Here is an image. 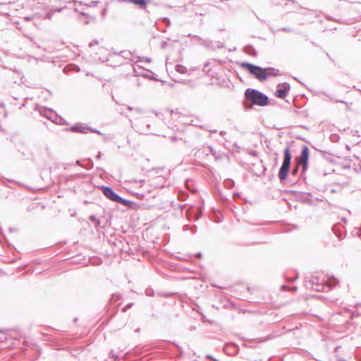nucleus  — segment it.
Returning <instances> with one entry per match:
<instances>
[{"label": "nucleus", "mask_w": 361, "mask_h": 361, "mask_svg": "<svg viewBox=\"0 0 361 361\" xmlns=\"http://www.w3.org/2000/svg\"><path fill=\"white\" fill-rule=\"evenodd\" d=\"M244 97L245 101L250 102L254 105L265 106L269 104L268 96L256 89H246Z\"/></svg>", "instance_id": "nucleus-1"}, {"label": "nucleus", "mask_w": 361, "mask_h": 361, "mask_svg": "<svg viewBox=\"0 0 361 361\" xmlns=\"http://www.w3.org/2000/svg\"><path fill=\"white\" fill-rule=\"evenodd\" d=\"M283 159L282 165L279 171V178L281 180H284L287 178L288 172L290 168V163L292 159V155L288 147H286L283 151Z\"/></svg>", "instance_id": "nucleus-2"}, {"label": "nucleus", "mask_w": 361, "mask_h": 361, "mask_svg": "<svg viewBox=\"0 0 361 361\" xmlns=\"http://www.w3.org/2000/svg\"><path fill=\"white\" fill-rule=\"evenodd\" d=\"M101 190L104 195L113 202L119 203L126 207H129L133 203L131 201L126 200L119 196L114 191L111 187L103 185L101 187Z\"/></svg>", "instance_id": "nucleus-3"}, {"label": "nucleus", "mask_w": 361, "mask_h": 361, "mask_svg": "<svg viewBox=\"0 0 361 361\" xmlns=\"http://www.w3.org/2000/svg\"><path fill=\"white\" fill-rule=\"evenodd\" d=\"M240 66L245 68L251 75L255 76L259 81L266 80L264 68L248 62H242Z\"/></svg>", "instance_id": "nucleus-4"}, {"label": "nucleus", "mask_w": 361, "mask_h": 361, "mask_svg": "<svg viewBox=\"0 0 361 361\" xmlns=\"http://www.w3.org/2000/svg\"><path fill=\"white\" fill-rule=\"evenodd\" d=\"M309 152L308 147L303 145L300 156L295 159L297 165L302 168V173H305L308 168Z\"/></svg>", "instance_id": "nucleus-5"}, {"label": "nucleus", "mask_w": 361, "mask_h": 361, "mask_svg": "<svg viewBox=\"0 0 361 361\" xmlns=\"http://www.w3.org/2000/svg\"><path fill=\"white\" fill-rule=\"evenodd\" d=\"M290 90V84L288 82L279 83L276 86L274 95L279 99H284Z\"/></svg>", "instance_id": "nucleus-6"}, {"label": "nucleus", "mask_w": 361, "mask_h": 361, "mask_svg": "<svg viewBox=\"0 0 361 361\" xmlns=\"http://www.w3.org/2000/svg\"><path fill=\"white\" fill-rule=\"evenodd\" d=\"M70 132L73 133H80L87 134L90 133V130H92V127L87 126L85 123H77L74 126L67 129Z\"/></svg>", "instance_id": "nucleus-7"}, {"label": "nucleus", "mask_w": 361, "mask_h": 361, "mask_svg": "<svg viewBox=\"0 0 361 361\" xmlns=\"http://www.w3.org/2000/svg\"><path fill=\"white\" fill-rule=\"evenodd\" d=\"M264 70H265L266 80L267 79V78L269 76L276 77L279 75V70H277L274 68H272V67L265 68Z\"/></svg>", "instance_id": "nucleus-8"}, {"label": "nucleus", "mask_w": 361, "mask_h": 361, "mask_svg": "<svg viewBox=\"0 0 361 361\" xmlns=\"http://www.w3.org/2000/svg\"><path fill=\"white\" fill-rule=\"evenodd\" d=\"M243 51L245 53L250 55V56H257V51L255 50V49L250 44H247L246 45L244 49H243Z\"/></svg>", "instance_id": "nucleus-9"}, {"label": "nucleus", "mask_w": 361, "mask_h": 361, "mask_svg": "<svg viewBox=\"0 0 361 361\" xmlns=\"http://www.w3.org/2000/svg\"><path fill=\"white\" fill-rule=\"evenodd\" d=\"M39 113L42 116H44L49 120L52 119V116L54 115V111L50 109H41L39 110Z\"/></svg>", "instance_id": "nucleus-10"}, {"label": "nucleus", "mask_w": 361, "mask_h": 361, "mask_svg": "<svg viewBox=\"0 0 361 361\" xmlns=\"http://www.w3.org/2000/svg\"><path fill=\"white\" fill-rule=\"evenodd\" d=\"M338 283V279H336L334 276L329 277L326 281L327 286L329 288H332V287L335 286Z\"/></svg>", "instance_id": "nucleus-11"}, {"label": "nucleus", "mask_w": 361, "mask_h": 361, "mask_svg": "<svg viewBox=\"0 0 361 361\" xmlns=\"http://www.w3.org/2000/svg\"><path fill=\"white\" fill-rule=\"evenodd\" d=\"M175 70L181 74H185L187 72V68L184 66L180 64H177L175 66Z\"/></svg>", "instance_id": "nucleus-12"}, {"label": "nucleus", "mask_w": 361, "mask_h": 361, "mask_svg": "<svg viewBox=\"0 0 361 361\" xmlns=\"http://www.w3.org/2000/svg\"><path fill=\"white\" fill-rule=\"evenodd\" d=\"M319 279L317 277H312V282L313 284L317 283V286L315 287V290L317 291H320L323 290V286L322 284H319Z\"/></svg>", "instance_id": "nucleus-13"}, {"label": "nucleus", "mask_w": 361, "mask_h": 361, "mask_svg": "<svg viewBox=\"0 0 361 361\" xmlns=\"http://www.w3.org/2000/svg\"><path fill=\"white\" fill-rule=\"evenodd\" d=\"M337 228H338V225H334L332 227V231L338 238L342 239L344 237V235L341 232L337 231Z\"/></svg>", "instance_id": "nucleus-14"}, {"label": "nucleus", "mask_w": 361, "mask_h": 361, "mask_svg": "<svg viewBox=\"0 0 361 361\" xmlns=\"http://www.w3.org/2000/svg\"><path fill=\"white\" fill-rule=\"evenodd\" d=\"M202 215V211L201 208L199 207L197 208V212L195 214V219L198 220Z\"/></svg>", "instance_id": "nucleus-15"}, {"label": "nucleus", "mask_w": 361, "mask_h": 361, "mask_svg": "<svg viewBox=\"0 0 361 361\" xmlns=\"http://www.w3.org/2000/svg\"><path fill=\"white\" fill-rule=\"evenodd\" d=\"M115 54H118V55H120L122 57L126 58V59H128L130 55V52H127L126 51H121L119 54H116V53H115Z\"/></svg>", "instance_id": "nucleus-16"}, {"label": "nucleus", "mask_w": 361, "mask_h": 361, "mask_svg": "<svg viewBox=\"0 0 361 361\" xmlns=\"http://www.w3.org/2000/svg\"><path fill=\"white\" fill-rule=\"evenodd\" d=\"M278 30H281V31H283L286 32H291L293 31V29H291L290 27H283L281 28H279Z\"/></svg>", "instance_id": "nucleus-17"}, {"label": "nucleus", "mask_w": 361, "mask_h": 361, "mask_svg": "<svg viewBox=\"0 0 361 361\" xmlns=\"http://www.w3.org/2000/svg\"><path fill=\"white\" fill-rule=\"evenodd\" d=\"M53 11L52 9L51 11H49V12H47L45 16H44V18L46 19H51V16H53Z\"/></svg>", "instance_id": "nucleus-18"}, {"label": "nucleus", "mask_w": 361, "mask_h": 361, "mask_svg": "<svg viewBox=\"0 0 361 361\" xmlns=\"http://www.w3.org/2000/svg\"><path fill=\"white\" fill-rule=\"evenodd\" d=\"M161 20L166 23L167 26H169L171 25V21L169 18L164 17L161 18Z\"/></svg>", "instance_id": "nucleus-19"}, {"label": "nucleus", "mask_w": 361, "mask_h": 361, "mask_svg": "<svg viewBox=\"0 0 361 361\" xmlns=\"http://www.w3.org/2000/svg\"><path fill=\"white\" fill-rule=\"evenodd\" d=\"M133 305V302L128 303L122 310L123 312H126L129 308Z\"/></svg>", "instance_id": "nucleus-20"}, {"label": "nucleus", "mask_w": 361, "mask_h": 361, "mask_svg": "<svg viewBox=\"0 0 361 361\" xmlns=\"http://www.w3.org/2000/svg\"><path fill=\"white\" fill-rule=\"evenodd\" d=\"M128 109H129L130 111H132V110H134V108H133L130 106H128ZM135 111L139 114L142 113V110L140 109H135Z\"/></svg>", "instance_id": "nucleus-21"}, {"label": "nucleus", "mask_w": 361, "mask_h": 361, "mask_svg": "<svg viewBox=\"0 0 361 361\" xmlns=\"http://www.w3.org/2000/svg\"><path fill=\"white\" fill-rule=\"evenodd\" d=\"M76 164L78 165V166H80L82 167H85L86 169L92 167V166H90V167H87V166L84 165L83 164H82V161L80 160H77L76 161Z\"/></svg>", "instance_id": "nucleus-22"}, {"label": "nucleus", "mask_w": 361, "mask_h": 361, "mask_svg": "<svg viewBox=\"0 0 361 361\" xmlns=\"http://www.w3.org/2000/svg\"><path fill=\"white\" fill-rule=\"evenodd\" d=\"M99 3V1H92L90 2V4H88L87 6H90V7H92V6H97L98 4Z\"/></svg>", "instance_id": "nucleus-23"}, {"label": "nucleus", "mask_w": 361, "mask_h": 361, "mask_svg": "<svg viewBox=\"0 0 361 361\" xmlns=\"http://www.w3.org/2000/svg\"><path fill=\"white\" fill-rule=\"evenodd\" d=\"M98 43H99V41H98V40H97V39H94V40H92V42H90L89 43V47H92V46H94V44H97Z\"/></svg>", "instance_id": "nucleus-24"}, {"label": "nucleus", "mask_w": 361, "mask_h": 361, "mask_svg": "<svg viewBox=\"0 0 361 361\" xmlns=\"http://www.w3.org/2000/svg\"><path fill=\"white\" fill-rule=\"evenodd\" d=\"M299 167H300V166H298L297 165V166H296V167H295L294 169H293L292 172H291L293 175H295V174H297V173H298V169H299Z\"/></svg>", "instance_id": "nucleus-25"}, {"label": "nucleus", "mask_w": 361, "mask_h": 361, "mask_svg": "<svg viewBox=\"0 0 361 361\" xmlns=\"http://www.w3.org/2000/svg\"><path fill=\"white\" fill-rule=\"evenodd\" d=\"M90 132L95 133L99 134V135H102L101 131H99V130H98L97 129L92 128V130H90Z\"/></svg>", "instance_id": "nucleus-26"}, {"label": "nucleus", "mask_w": 361, "mask_h": 361, "mask_svg": "<svg viewBox=\"0 0 361 361\" xmlns=\"http://www.w3.org/2000/svg\"><path fill=\"white\" fill-rule=\"evenodd\" d=\"M90 220L92 222H94H94L97 220V217H96L94 215H91V216H90Z\"/></svg>", "instance_id": "nucleus-27"}, {"label": "nucleus", "mask_w": 361, "mask_h": 361, "mask_svg": "<svg viewBox=\"0 0 361 361\" xmlns=\"http://www.w3.org/2000/svg\"><path fill=\"white\" fill-rule=\"evenodd\" d=\"M167 44H168V42H166V41H163V42H161V47L162 49H164V48L167 46Z\"/></svg>", "instance_id": "nucleus-28"}, {"label": "nucleus", "mask_w": 361, "mask_h": 361, "mask_svg": "<svg viewBox=\"0 0 361 361\" xmlns=\"http://www.w3.org/2000/svg\"><path fill=\"white\" fill-rule=\"evenodd\" d=\"M338 135H331V139L332 141H336L338 139Z\"/></svg>", "instance_id": "nucleus-29"}, {"label": "nucleus", "mask_w": 361, "mask_h": 361, "mask_svg": "<svg viewBox=\"0 0 361 361\" xmlns=\"http://www.w3.org/2000/svg\"><path fill=\"white\" fill-rule=\"evenodd\" d=\"M63 9V8H53L52 11L54 13L56 11L61 12Z\"/></svg>", "instance_id": "nucleus-30"}, {"label": "nucleus", "mask_w": 361, "mask_h": 361, "mask_svg": "<svg viewBox=\"0 0 361 361\" xmlns=\"http://www.w3.org/2000/svg\"><path fill=\"white\" fill-rule=\"evenodd\" d=\"M100 225V221L99 219H97L95 222H94V226L95 227H97Z\"/></svg>", "instance_id": "nucleus-31"}, {"label": "nucleus", "mask_w": 361, "mask_h": 361, "mask_svg": "<svg viewBox=\"0 0 361 361\" xmlns=\"http://www.w3.org/2000/svg\"><path fill=\"white\" fill-rule=\"evenodd\" d=\"M207 147H208V149H209V151H210L211 152H212L213 154H214V153H215V152H214V149L212 148V146H209V145Z\"/></svg>", "instance_id": "nucleus-32"}, {"label": "nucleus", "mask_w": 361, "mask_h": 361, "mask_svg": "<svg viewBox=\"0 0 361 361\" xmlns=\"http://www.w3.org/2000/svg\"><path fill=\"white\" fill-rule=\"evenodd\" d=\"M206 357H207V359H210V360H214V359H215L214 357H212V355H207V356H206Z\"/></svg>", "instance_id": "nucleus-33"}, {"label": "nucleus", "mask_w": 361, "mask_h": 361, "mask_svg": "<svg viewBox=\"0 0 361 361\" xmlns=\"http://www.w3.org/2000/svg\"><path fill=\"white\" fill-rule=\"evenodd\" d=\"M201 257H202V253L201 252H197L196 254V257L197 258H201Z\"/></svg>", "instance_id": "nucleus-34"}, {"label": "nucleus", "mask_w": 361, "mask_h": 361, "mask_svg": "<svg viewBox=\"0 0 361 361\" xmlns=\"http://www.w3.org/2000/svg\"><path fill=\"white\" fill-rule=\"evenodd\" d=\"M145 61H147V62H151L152 61L151 59L150 58H147V57L145 58Z\"/></svg>", "instance_id": "nucleus-35"}, {"label": "nucleus", "mask_w": 361, "mask_h": 361, "mask_svg": "<svg viewBox=\"0 0 361 361\" xmlns=\"http://www.w3.org/2000/svg\"><path fill=\"white\" fill-rule=\"evenodd\" d=\"M97 158L99 159L101 158V153L100 152H99L98 154L97 155Z\"/></svg>", "instance_id": "nucleus-36"}, {"label": "nucleus", "mask_w": 361, "mask_h": 361, "mask_svg": "<svg viewBox=\"0 0 361 361\" xmlns=\"http://www.w3.org/2000/svg\"><path fill=\"white\" fill-rule=\"evenodd\" d=\"M184 229H185V230H188V229H189V226L185 225V226H184Z\"/></svg>", "instance_id": "nucleus-37"}, {"label": "nucleus", "mask_w": 361, "mask_h": 361, "mask_svg": "<svg viewBox=\"0 0 361 361\" xmlns=\"http://www.w3.org/2000/svg\"><path fill=\"white\" fill-rule=\"evenodd\" d=\"M80 14L82 15V16H87V14L85 13V12H80Z\"/></svg>", "instance_id": "nucleus-38"}, {"label": "nucleus", "mask_w": 361, "mask_h": 361, "mask_svg": "<svg viewBox=\"0 0 361 361\" xmlns=\"http://www.w3.org/2000/svg\"><path fill=\"white\" fill-rule=\"evenodd\" d=\"M190 212H189V211H188V212H187V216H188V218H189V217H190Z\"/></svg>", "instance_id": "nucleus-39"}, {"label": "nucleus", "mask_w": 361, "mask_h": 361, "mask_svg": "<svg viewBox=\"0 0 361 361\" xmlns=\"http://www.w3.org/2000/svg\"><path fill=\"white\" fill-rule=\"evenodd\" d=\"M176 140H177V138L175 137L171 139L172 142H175Z\"/></svg>", "instance_id": "nucleus-40"}, {"label": "nucleus", "mask_w": 361, "mask_h": 361, "mask_svg": "<svg viewBox=\"0 0 361 361\" xmlns=\"http://www.w3.org/2000/svg\"><path fill=\"white\" fill-rule=\"evenodd\" d=\"M105 13H106V8H104V9L103 10L102 15H103V16H104V14H105Z\"/></svg>", "instance_id": "nucleus-41"}, {"label": "nucleus", "mask_w": 361, "mask_h": 361, "mask_svg": "<svg viewBox=\"0 0 361 361\" xmlns=\"http://www.w3.org/2000/svg\"><path fill=\"white\" fill-rule=\"evenodd\" d=\"M336 102H341V103H345L344 101H342V100H339V101H336Z\"/></svg>", "instance_id": "nucleus-42"}, {"label": "nucleus", "mask_w": 361, "mask_h": 361, "mask_svg": "<svg viewBox=\"0 0 361 361\" xmlns=\"http://www.w3.org/2000/svg\"><path fill=\"white\" fill-rule=\"evenodd\" d=\"M220 133H221V135H223L226 134V132L225 131H221Z\"/></svg>", "instance_id": "nucleus-43"}, {"label": "nucleus", "mask_w": 361, "mask_h": 361, "mask_svg": "<svg viewBox=\"0 0 361 361\" xmlns=\"http://www.w3.org/2000/svg\"><path fill=\"white\" fill-rule=\"evenodd\" d=\"M104 140H107V137H106V135H104Z\"/></svg>", "instance_id": "nucleus-44"}, {"label": "nucleus", "mask_w": 361, "mask_h": 361, "mask_svg": "<svg viewBox=\"0 0 361 361\" xmlns=\"http://www.w3.org/2000/svg\"><path fill=\"white\" fill-rule=\"evenodd\" d=\"M183 207H184V205H180V206H179V208H180V209H183Z\"/></svg>", "instance_id": "nucleus-45"}, {"label": "nucleus", "mask_w": 361, "mask_h": 361, "mask_svg": "<svg viewBox=\"0 0 361 361\" xmlns=\"http://www.w3.org/2000/svg\"><path fill=\"white\" fill-rule=\"evenodd\" d=\"M195 232H196V229H194V230L192 231V233H195Z\"/></svg>", "instance_id": "nucleus-46"}, {"label": "nucleus", "mask_w": 361, "mask_h": 361, "mask_svg": "<svg viewBox=\"0 0 361 361\" xmlns=\"http://www.w3.org/2000/svg\"><path fill=\"white\" fill-rule=\"evenodd\" d=\"M213 361H219V360H216V359H214V360H213Z\"/></svg>", "instance_id": "nucleus-47"}, {"label": "nucleus", "mask_w": 361, "mask_h": 361, "mask_svg": "<svg viewBox=\"0 0 361 361\" xmlns=\"http://www.w3.org/2000/svg\"><path fill=\"white\" fill-rule=\"evenodd\" d=\"M356 306H357V307H358V306H361V305H357Z\"/></svg>", "instance_id": "nucleus-48"}, {"label": "nucleus", "mask_w": 361, "mask_h": 361, "mask_svg": "<svg viewBox=\"0 0 361 361\" xmlns=\"http://www.w3.org/2000/svg\"><path fill=\"white\" fill-rule=\"evenodd\" d=\"M3 104H0V106H1Z\"/></svg>", "instance_id": "nucleus-49"}, {"label": "nucleus", "mask_w": 361, "mask_h": 361, "mask_svg": "<svg viewBox=\"0 0 361 361\" xmlns=\"http://www.w3.org/2000/svg\"><path fill=\"white\" fill-rule=\"evenodd\" d=\"M3 104H0V106H1Z\"/></svg>", "instance_id": "nucleus-50"}, {"label": "nucleus", "mask_w": 361, "mask_h": 361, "mask_svg": "<svg viewBox=\"0 0 361 361\" xmlns=\"http://www.w3.org/2000/svg\"><path fill=\"white\" fill-rule=\"evenodd\" d=\"M3 104H0V106H1Z\"/></svg>", "instance_id": "nucleus-51"}]
</instances>
